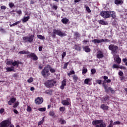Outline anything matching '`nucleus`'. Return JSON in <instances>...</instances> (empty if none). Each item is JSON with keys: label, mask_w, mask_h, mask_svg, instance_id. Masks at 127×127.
I'll use <instances>...</instances> for the list:
<instances>
[{"label": "nucleus", "mask_w": 127, "mask_h": 127, "mask_svg": "<svg viewBox=\"0 0 127 127\" xmlns=\"http://www.w3.org/2000/svg\"><path fill=\"white\" fill-rule=\"evenodd\" d=\"M49 71L51 73H53L56 72V69L52 68L51 65L50 64H47L41 72L42 76H43L44 78H47V77H49V76H50V72H49Z\"/></svg>", "instance_id": "obj_1"}, {"label": "nucleus", "mask_w": 127, "mask_h": 127, "mask_svg": "<svg viewBox=\"0 0 127 127\" xmlns=\"http://www.w3.org/2000/svg\"><path fill=\"white\" fill-rule=\"evenodd\" d=\"M56 35H58L61 37L67 36V34L62 32L60 29H54L53 32L51 33L52 38H56Z\"/></svg>", "instance_id": "obj_2"}, {"label": "nucleus", "mask_w": 127, "mask_h": 127, "mask_svg": "<svg viewBox=\"0 0 127 127\" xmlns=\"http://www.w3.org/2000/svg\"><path fill=\"white\" fill-rule=\"evenodd\" d=\"M93 126L95 127H106V123L104 122L103 120H95L92 121Z\"/></svg>", "instance_id": "obj_3"}, {"label": "nucleus", "mask_w": 127, "mask_h": 127, "mask_svg": "<svg viewBox=\"0 0 127 127\" xmlns=\"http://www.w3.org/2000/svg\"><path fill=\"white\" fill-rule=\"evenodd\" d=\"M55 84H56V81L54 80V79L48 80L44 82L45 86L49 89L53 88Z\"/></svg>", "instance_id": "obj_4"}, {"label": "nucleus", "mask_w": 127, "mask_h": 127, "mask_svg": "<svg viewBox=\"0 0 127 127\" xmlns=\"http://www.w3.org/2000/svg\"><path fill=\"white\" fill-rule=\"evenodd\" d=\"M108 49L111 51L113 54H117L119 52V47L118 46L111 44L109 46Z\"/></svg>", "instance_id": "obj_5"}, {"label": "nucleus", "mask_w": 127, "mask_h": 127, "mask_svg": "<svg viewBox=\"0 0 127 127\" xmlns=\"http://www.w3.org/2000/svg\"><path fill=\"white\" fill-rule=\"evenodd\" d=\"M33 38H34V35H32L30 36H25L22 38L24 43H32L33 42Z\"/></svg>", "instance_id": "obj_6"}, {"label": "nucleus", "mask_w": 127, "mask_h": 127, "mask_svg": "<svg viewBox=\"0 0 127 127\" xmlns=\"http://www.w3.org/2000/svg\"><path fill=\"white\" fill-rule=\"evenodd\" d=\"M100 15L103 18H110V11H101Z\"/></svg>", "instance_id": "obj_7"}, {"label": "nucleus", "mask_w": 127, "mask_h": 127, "mask_svg": "<svg viewBox=\"0 0 127 127\" xmlns=\"http://www.w3.org/2000/svg\"><path fill=\"white\" fill-rule=\"evenodd\" d=\"M97 58L98 59H102L104 58V53L102 51H98L96 55Z\"/></svg>", "instance_id": "obj_8"}, {"label": "nucleus", "mask_w": 127, "mask_h": 127, "mask_svg": "<svg viewBox=\"0 0 127 127\" xmlns=\"http://www.w3.org/2000/svg\"><path fill=\"white\" fill-rule=\"evenodd\" d=\"M36 105H41L43 103V98L42 97H38L35 100Z\"/></svg>", "instance_id": "obj_9"}, {"label": "nucleus", "mask_w": 127, "mask_h": 127, "mask_svg": "<svg viewBox=\"0 0 127 127\" xmlns=\"http://www.w3.org/2000/svg\"><path fill=\"white\" fill-rule=\"evenodd\" d=\"M67 86V79H64L62 81V85L60 86V88L62 90H64L65 87Z\"/></svg>", "instance_id": "obj_10"}, {"label": "nucleus", "mask_w": 127, "mask_h": 127, "mask_svg": "<svg viewBox=\"0 0 127 127\" xmlns=\"http://www.w3.org/2000/svg\"><path fill=\"white\" fill-rule=\"evenodd\" d=\"M111 17H112V20L116 19V18H117V15H116V12L114 11H109V18Z\"/></svg>", "instance_id": "obj_11"}, {"label": "nucleus", "mask_w": 127, "mask_h": 127, "mask_svg": "<svg viewBox=\"0 0 127 127\" xmlns=\"http://www.w3.org/2000/svg\"><path fill=\"white\" fill-rule=\"evenodd\" d=\"M70 98H66V100H62V103L64 106H69L70 105Z\"/></svg>", "instance_id": "obj_12"}, {"label": "nucleus", "mask_w": 127, "mask_h": 127, "mask_svg": "<svg viewBox=\"0 0 127 127\" xmlns=\"http://www.w3.org/2000/svg\"><path fill=\"white\" fill-rule=\"evenodd\" d=\"M103 41H104V39H102L101 40L95 39L92 40V42L93 43H94V44L101 43V42H103Z\"/></svg>", "instance_id": "obj_13"}, {"label": "nucleus", "mask_w": 127, "mask_h": 127, "mask_svg": "<svg viewBox=\"0 0 127 127\" xmlns=\"http://www.w3.org/2000/svg\"><path fill=\"white\" fill-rule=\"evenodd\" d=\"M19 64H20V62L19 61H13L12 65L13 67H15L16 66L17 68L19 66Z\"/></svg>", "instance_id": "obj_14"}, {"label": "nucleus", "mask_w": 127, "mask_h": 127, "mask_svg": "<svg viewBox=\"0 0 127 127\" xmlns=\"http://www.w3.org/2000/svg\"><path fill=\"white\" fill-rule=\"evenodd\" d=\"M16 101V98H11L9 101H8V105L9 106H11L12 104L14 103V102Z\"/></svg>", "instance_id": "obj_15"}, {"label": "nucleus", "mask_w": 127, "mask_h": 127, "mask_svg": "<svg viewBox=\"0 0 127 127\" xmlns=\"http://www.w3.org/2000/svg\"><path fill=\"white\" fill-rule=\"evenodd\" d=\"M83 50H84L85 52H86V53H88L89 52H91V49L89 47V46H85L83 47Z\"/></svg>", "instance_id": "obj_16"}, {"label": "nucleus", "mask_w": 127, "mask_h": 127, "mask_svg": "<svg viewBox=\"0 0 127 127\" xmlns=\"http://www.w3.org/2000/svg\"><path fill=\"white\" fill-rule=\"evenodd\" d=\"M98 23H99V24H101V25H108V24H109L108 22L105 21L103 20H98Z\"/></svg>", "instance_id": "obj_17"}, {"label": "nucleus", "mask_w": 127, "mask_h": 127, "mask_svg": "<svg viewBox=\"0 0 127 127\" xmlns=\"http://www.w3.org/2000/svg\"><path fill=\"white\" fill-rule=\"evenodd\" d=\"M100 108L102 110H106V111H108V110H109V106H108L104 104H101Z\"/></svg>", "instance_id": "obj_18"}, {"label": "nucleus", "mask_w": 127, "mask_h": 127, "mask_svg": "<svg viewBox=\"0 0 127 127\" xmlns=\"http://www.w3.org/2000/svg\"><path fill=\"white\" fill-rule=\"evenodd\" d=\"M6 72H15L14 66H11V67H7L6 68Z\"/></svg>", "instance_id": "obj_19"}, {"label": "nucleus", "mask_w": 127, "mask_h": 127, "mask_svg": "<svg viewBox=\"0 0 127 127\" xmlns=\"http://www.w3.org/2000/svg\"><path fill=\"white\" fill-rule=\"evenodd\" d=\"M71 77L73 80L74 83H77V82H78V80H79V77H78L76 75H73Z\"/></svg>", "instance_id": "obj_20"}, {"label": "nucleus", "mask_w": 127, "mask_h": 127, "mask_svg": "<svg viewBox=\"0 0 127 127\" xmlns=\"http://www.w3.org/2000/svg\"><path fill=\"white\" fill-rule=\"evenodd\" d=\"M62 22H63L64 24H67L69 22V20L65 17L62 19Z\"/></svg>", "instance_id": "obj_21"}, {"label": "nucleus", "mask_w": 127, "mask_h": 127, "mask_svg": "<svg viewBox=\"0 0 127 127\" xmlns=\"http://www.w3.org/2000/svg\"><path fill=\"white\" fill-rule=\"evenodd\" d=\"M102 86L103 87H104L105 92L106 93H109V89H108V85H107L106 83H102Z\"/></svg>", "instance_id": "obj_22"}, {"label": "nucleus", "mask_w": 127, "mask_h": 127, "mask_svg": "<svg viewBox=\"0 0 127 127\" xmlns=\"http://www.w3.org/2000/svg\"><path fill=\"white\" fill-rule=\"evenodd\" d=\"M115 4H123L124 3V1L123 0H115Z\"/></svg>", "instance_id": "obj_23"}, {"label": "nucleus", "mask_w": 127, "mask_h": 127, "mask_svg": "<svg viewBox=\"0 0 127 127\" xmlns=\"http://www.w3.org/2000/svg\"><path fill=\"white\" fill-rule=\"evenodd\" d=\"M52 92H53V91L52 89H48L47 90L45 91V93L47 94V95H52Z\"/></svg>", "instance_id": "obj_24"}, {"label": "nucleus", "mask_w": 127, "mask_h": 127, "mask_svg": "<svg viewBox=\"0 0 127 127\" xmlns=\"http://www.w3.org/2000/svg\"><path fill=\"white\" fill-rule=\"evenodd\" d=\"M20 22H21V21L19 20L18 21L14 23H13L12 24H10V27H12V26H15V25H17V24H19V23H20Z\"/></svg>", "instance_id": "obj_25"}, {"label": "nucleus", "mask_w": 127, "mask_h": 127, "mask_svg": "<svg viewBox=\"0 0 127 127\" xmlns=\"http://www.w3.org/2000/svg\"><path fill=\"white\" fill-rule=\"evenodd\" d=\"M30 18V17L29 16H28L27 17H25L22 19L23 22H26V21H28V19Z\"/></svg>", "instance_id": "obj_26"}, {"label": "nucleus", "mask_w": 127, "mask_h": 127, "mask_svg": "<svg viewBox=\"0 0 127 127\" xmlns=\"http://www.w3.org/2000/svg\"><path fill=\"white\" fill-rule=\"evenodd\" d=\"M29 53H30L29 52H26L24 50L21 51L18 53L19 54H29Z\"/></svg>", "instance_id": "obj_27"}, {"label": "nucleus", "mask_w": 127, "mask_h": 127, "mask_svg": "<svg viewBox=\"0 0 127 127\" xmlns=\"http://www.w3.org/2000/svg\"><path fill=\"white\" fill-rule=\"evenodd\" d=\"M116 62H117V64H121V62H122V60L121 59V58H117L116 59Z\"/></svg>", "instance_id": "obj_28"}, {"label": "nucleus", "mask_w": 127, "mask_h": 127, "mask_svg": "<svg viewBox=\"0 0 127 127\" xmlns=\"http://www.w3.org/2000/svg\"><path fill=\"white\" fill-rule=\"evenodd\" d=\"M37 37L39 38V39H41L42 40H44V39H45V37L41 35H38Z\"/></svg>", "instance_id": "obj_29"}, {"label": "nucleus", "mask_w": 127, "mask_h": 127, "mask_svg": "<svg viewBox=\"0 0 127 127\" xmlns=\"http://www.w3.org/2000/svg\"><path fill=\"white\" fill-rule=\"evenodd\" d=\"M113 69H119L120 68V66L116 64H114L112 66Z\"/></svg>", "instance_id": "obj_30"}, {"label": "nucleus", "mask_w": 127, "mask_h": 127, "mask_svg": "<svg viewBox=\"0 0 127 127\" xmlns=\"http://www.w3.org/2000/svg\"><path fill=\"white\" fill-rule=\"evenodd\" d=\"M44 121H45V118L43 117L42 120L41 121L38 122V126H41V125H42V124L44 123Z\"/></svg>", "instance_id": "obj_31"}, {"label": "nucleus", "mask_w": 127, "mask_h": 127, "mask_svg": "<svg viewBox=\"0 0 127 127\" xmlns=\"http://www.w3.org/2000/svg\"><path fill=\"white\" fill-rule=\"evenodd\" d=\"M91 81V79L90 78H86L84 80V84H86V85H88L89 84V82Z\"/></svg>", "instance_id": "obj_32"}, {"label": "nucleus", "mask_w": 127, "mask_h": 127, "mask_svg": "<svg viewBox=\"0 0 127 127\" xmlns=\"http://www.w3.org/2000/svg\"><path fill=\"white\" fill-rule=\"evenodd\" d=\"M103 101H104L103 103H104L105 104L107 101H109V96H107L103 98Z\"/></svg>", "instance_id": "obj_33"}, {"label": "nucleus", "mask_w": 127, "mask_h": 127, "mask_svg": "<svg viewBox=\"0 0 127 127\" xmlns=\"http://www.w3.org/2000/svg\"><path fill=\"white\" fill-rule=\"evenodd\" d=\"M84 7L86 8V10L87 11V12H88V13H90V12H91V9H90V7H89L86 5H84Z\"/></svg>", "instance_id": "obj_34"}, {"label": "nucleus", "mask_w": 127, "mask_h": 127, "mask_svg": "<svg viewBox=\"0 0 127 127\" xmlns=\"http://www.w3.org/2000/svg\"><path fill=\"white\" fill-rule=\"evenodd\" d=\"M87 72H88V69H87V68L83 67V68L82 69L83 75H84V74H86V73H87Z\"/></svg>", "instance_id": "obj_35"}, {"label": "nucleus", "mask_w": 127, "mask_h": 127, "mask_svg": "<svg viewBox=\"0 0 127 127\" xmlns=\"http://www.w3.org/2000/svg\"><path fill=\"white\" fill-rule=\"evenodd\" d=\"M75 74V71L74 70H70V72L67 73L68 76L71 77V75Z\"/></svg>", "instance_id": "obj_36"}, {"label": "nucleus", "mask_w": 127, "mask_h": 127, "mask_svg": "<svg viewBox=\"0 0 127 127\" xmlns=\"http://www.w3.org/2000/svg\"><path fill=\"white\" fill-rule=\"evenodd\" d=\"M108 91H110L112 94H115V90L111 87L108 88Z\"/></svg>", "instance_id": "obj_37"}, {"label": "nucleus", "mask_w": 127, "mask_h": 127, "mask_svg": "<svg viewBox=\"0 0 127 127\" xmlns=\"http://www.w3.org/2000/svg\"><path fill=\"white\" fill-rule=\"evenodd\" d=\"M35 55H36L34 53H31L30 54L28 55V57H29V58H31V57L33 58Z\"/></svg>", "instance_id": "obj_38"}, {"label": "nucleus", "mask_w": 127, "mask_h": 127, "mask_svg": "<svg viewBox=\"0 0 127 127\" xmlns=\"http://www.w3.org/2000/svg\"><path fill=\"white\" fill-rule=\"evenodd\" d=\"M68 65H69V62H67L65 64H64L63 69H67Z\"/></svg>", "instance_id": "obj_39"}, {"label": "nucleus", "mask_w": 127, "mask_h": 127, "mask_svg": "<svg viewBox=\"0 0 127 127\" xmlns=\"http://www.w3.org/2000/svg\"><path fill=\"white\" fill-rule=\"evenodd\" d=\"M38 111H39V112H45V111H46V108L44 107L39 108L38 109Z\"/></svg>", "instance_id": "obj_40"}, {"label": "nucleus", "mask_w": 127, "mask_h": 127, "mask_svg": "<svg viewBox=\"0 0 127 127\" xmlns=\"http://www.w3.org/2000/svg\"><path fill=\"white\" fill-rule=\"evenodd\" d=\"M82 48L79 46H75V50H77V51H81Z\"/></svg>", "instance_id": "obj_41"}, {"label": "nucleus", "mask_w": 127, "mask_h": 127, "mask_svg": "<svg viewBox=\"0 0 127 127\" xmlns=\"http://www.w3.org/2000/svg\"><path fill=\"white\" fill-rule=\"evenodd\" d=\"M65 56H66V52H64L62 54V59L63 60L64 58H65Z\"/></svg>", "instance_id": "obj_42"}, {"label": "nucleus", "mask_w": 127, "mask_h": 127, "mask_svg": "<svg viewBox=\"0 0 127 127\" xmlns=\"http://www.w3.org/2000/svg\"><path fill=\"white\" fill-rule=\"evenodd\" d=\"M49 115L51 116V117H54V116H55V113L53 111H50Z\"/></svg>", "instance_id": "obj_43"}, {"label": "nucleus", "mask_w": 127, "mask_h": 127, "mask_svg": "<svg viewBox=\"0 0 127 127\" xmlns=\"http://www.w3.org/2000/svg\"><path fill=\"white\" fill-rule=\"evenodd\" d=\"M74 36H75L76 38H77V37L79 38V37H80V34H79V33H78L77 32H75V33H74Z\"/></svg>", "instance_id": "obj_44"}, {"label": "nucleus", "mask_w": 127, "mask_h": 127, "mask_svg": "<svg viewBox=\"0 0 127 127\" xmlns=\"http://www.w3.org/2000/svg\"><path fill=\"white\" fill-rule=\"evenodd\" d=\"M28 83H32L33 82V78L30 77L29 79L27 80Z\"/></svg>", "instance_id": "obj_45"}, {"label": "nucleus", "mask_w": 127, "mask_h": 127, "mask_svg": "<svg viewBox=\"0 0 127 127\" xmlns=\"http://www.w3.org/2000/svg\"><path fill=\"white\" fill-rule=\"evenodd\" d=\"M32 111V109L30 107V106H28L27 109V112H31Z\"/></svg>", "instance_id": "obj_46"}, {"label": "nucleus", "mask_w": 127, "mask_h": 127, "mask_svg": "<svg viewBox=\"0 0 127 127\" xmlns=\"http://www.w3.org/2000/svg\"><path fill=\"white\" fill-rule=\"evenodd\" d=\"M9 7H10V8H12V7L14 6V4L12 2H10L9 3Z\"/></svg>", "instance_id": "obj_47"}, {"label": "nucleus", "mask_w": 127, "mask_h": 127, "mask_svg": "<svg viewBox=\"0 0 127 127\" xmlns=\"http://www.w3.org/2000/svg\"><path fill=\"white\" fill-rule=\"evenodd\" d=\"M60 112H64L65 111V107H62L60 108Z\"/></svg>", "instance_id": "obj_48"}, {"label": "nucleus", "mask_w": 127, "mask_h": 127, "mask_svg": "<svg viewBox=\"0 0 127 127\" xmlns=\"http://www.w3.org/2000/svg\"><path fill=\"white\" fill-rule=\"evenodd\" d=\"M13 61H9L6 63L7 65H12Z\"/></svg>", "instance_id": "obj_49"}, {"label": "nucleus", "mask_w": 127, "mask_h": 127, "mask_svg": "<svg viewBox=\"0 0 127 127\" xmlns=\"http://www.w3.org/2000/svg\"><path fill=\"white\" fill-rule=\"evenodd\" d=\"M33 60L34 61H37V60H38V57L36 55L34 57V58H33Z\"/></svg>", "instance_id": "obj_50"}, {"label": "nucleus", "mask_w": 127, "mask_h": 127, "mask_svg": "<svg viewBox=\"0 0 127 127\" xmlns=\"http://www.w3.org/2000/svg\"><path fill=\"white\" fill-rule=\"evenodd\" d=\"M96 72V70L95 68H93L91 70V72L93 74H95Z\"/></svg>", "instance_id": "obj_51"}, {"label": "nucleus", "mask_w": 127, "mask_h": 127, "mask_svg": "<svg viewBox=\"0 0 127 127\" xmlns=\"http://www.w3.org/2000/svg\"><path fill=\"white\" fill-rule=\"evenodd\" d=\"M52 9H55V10H57V8H58V6H57V5H54L52 6Z\"/></svg>", "instance_id": "obj_52"}, {"label": "nucleus", "mask_w": 127, "mask_h": 127, "mask_svg": "<svg viewBox=\"0 0 127 127\" xmlns=\"http://www.w3.org/2000/svg\"><path fill=\"white\" fill-rule=\"evenodd\" d=\"M19 104V103L18 102H15L14 103V105L13 106V108H17V106H18Z\"/></svg>", "instance_id": "obj_53"}, {"label": "nucleus", "mask_w": 127, "mask_h": 127, "mask_svg": "<svg viewBox=\"0 0 127 127\" xmlns=\"http://www.w3.org/2000/svg\"><path fill=\"white\" fill-rule=\"evenodd\" d=\"M16 13H17L18 14H21V13H22V12L21 11V10H15Z\"/></svg>", "instance_id": "obj_54"}, {"label": "nucleus", "mask_w": 127, "mask_h": 127, "mask_svg": "<svg viewBox=\"0 0 127 127\" xmlns=\"http://www.w3.org/2000/svg\"><path fill=\"white\" fill-rule=\"evenodd\" d=\"M120 124H121V122L120 121H116L113 123V126H115L116 125H120Z\"/></svg>", "instance_id": "obj_55"}, {"label": "nucleus", "mask_w": 127, "mask_h": 127, "mask_svg": "<svg viewBox=\"0 0 127 127\" xmlns=\"http://www.w3.org/2000/svg\"><path fill=\"white\" fill-rule=\"evenodd\" d=\"M60 122L61 125H65V124H66V121H65V120H60Z\"/></svg>", "instance_id": "obj_56"}, {"label": "nucleus", "mask_w": 127, "mask_h": 127, "mask_svg": "<svg viewBox=\"0 0 127 127\" xmlns=\"http://www.w3.org/2000/svg\"><path fill=\"white\" fill-rule=\"evenodd\" d=\"M119 76H124V72L122 71H120L118 73Z\"/></svg>", "instance_id": "obj_57"}, {"label": "nucleus", "mask_w": 127, "mask_h": 127, "mask_svg": "<svg viewBox=\"0 0 127 127\" xmlns=\"http://www.w3.org/2000/svg\"><path fill=\"white\" fill-rule=\"evenodd\" d=\"M0 32H2V33H4V32H5V30H4L3 28L0 27Z\"/></svg>", "instance_id": "obj_58"}, {"label": "nucleus", "mask_w": 127, "mask_h": 127, "mask_svg": "<svg viewBox=\"0 0 127 127\" xmlns=\"http://www.w3.org/2000/svg\"><path fill=\"white\" fill-rule=\"evenodd\" d=\"M96 82L97 83V84H99V85L102 84V80H97L96 81Z\"/></svg>", "instance_id": "obj_59"}, {"label": "nucleus", "mask_w": 127, "mask_h": 127, "mask_svg": "<svg viewBox=\"0 0 127 127\" xmlns=\"http://www.w3.org/2000/svg\"><path fill=\"white\" fill-rule=\"evenodd\" d=\"M4 112V109L1 108L0 109V114L1 115L2 113Z\"/></svg>", "instance_id": "obj_60"}, {"label": "nucleus", "mask_w": 127, "mask_h": 127, "mask_svg": "<svg viewBox=\"0 0 127 127\" xmlns=\"http://www.w3.org/2000/svg\"><path fill=\"white\" fill-rule=\"evenodd\" d=\"M113 19L114 20L112 21V24L115 25L117 24V20H116V19Z\"/></svg>", "instance_id": "obj_61"}, {"label": "nucleus", "mask_w": 127, "mask_h": 127, "mask_svg": "<svg viewBox=\"0 0 127 127\" xmlns=\"http://www.w3.org/2000/svg\"><path fill=\"white\" fill-rule=\"evenodd\" d=\"M13 112L14 114H16V115H18L19 114L18 111L16 109H14Z\"/></svg>", "instance_id": "obj_62"}, {"label": "nucleus", "mask_w": 127, "mask_h": 127, "mask_svg": "<svg viewBox=\"0 0 127 127\" xmlns=\"http://www.w3.org/2000/svg\"><path fill=\"white\" fill-rule=\"evenodd\" d=\"M1 9H6V6L5 5L1 6L0 7Z\"/></svg>", "instance_id": "obj_63"}, {"label": "nucleus", "mask_w": 127, "mask_h": 127, "mask_svg": "<svg viewBox=\"0 0 127 127\" xmlns=\"http://www.w3.org/2000/svg\"><path fill=\"white\" fill-rule=\"evenodd\" d=\"M42 49H43V47L42 46L39 47V51L40 52L42 51Z\"/></svg>", "instance_id": "obj_64"}]
</instances>
